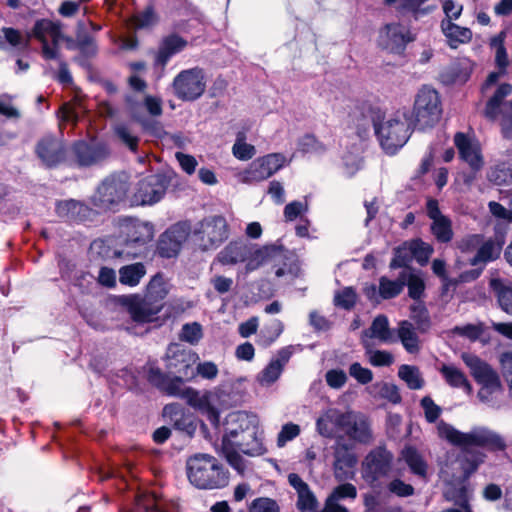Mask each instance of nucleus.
Masks as SVG:
<instances>
[{
	"label": "nucleus",
	"mask_w": 512,
	"mask_h": 512,
	"mask_svg": "<svg viewBox=\"0 0 512 512\" xmlns=\"http://www.w3.org/2000/svg\"><path fill=\"white\" fill-rule=\"evenodd\" d=\"M362 339H378L382 343H394L397 340L389 327L387 316L383 314L376 316L370 327L362 331Z\"/></svg>",
	"instance_id": "72a5a7b5"
},
{
	"label": "nucleus",
	"mask_w": 512,
	"mask_h": 512,
	"mask_svg": "<svg viewBox=\"0 0 512 512\" xmlns=\"http://www.w3.org/2000/svg\"><path fill=\"white\" fill-rule=\"evenodd\" d=\"M357 462V455L351 450L348 444L338 443L334 450V477L338 481L352 479Z\"/></svg>",
	"instance_id": "4be33fe9"
},
{
	"label": "nucleus",
	"mask_w": 512,
	"mask_h": 512,
	"mask_svg": "<svg viewBox=\"0 0 512 512\" xmlns=\"http://www.w3.org/2000/svg\"><path fill=\"white\" fill-rule=\"evenodd\" d=\"M409 251L412 257H414L416 261L423 266L427 264L429 258L431 257L433 253V247L421 239H417L410 243Z\"/></svg>",
	"instance_id": "3c124183"
},
{
	"label": "nucleus",
	"mask_w": 512,
	"mask_h": 512,
	"mask_svg": "<svg viewBox=\"0 0 512 512\" xmlns=\"http://www.w3.org/2000/svg\"><path fill=\"white\" fill-rule=\"evenodd\" d=\"M285 160L281 153L268 154L254 160L245 170L243 182L251 184L268 179L283 167Z\"/></svg>",
	"instance_id": "f3484780"
},
{
	"label": "nucleus",
	"mask_w": 512,
	"mask_h": 512,
	"mask_svg": "<svg viewBox=\"0 0 512 512\" xmlns=\"http://www.w3.org/2000/svg\"><path fill=\"white\" fill-rule=\"evenodd\" d=\"M335 426L350 439L360 444H370L373 432L369 419L361 414L348 411L340 413L334 420Z\"/></svg>",
	"instance_id": "4468645a"
},
{
	"label": "nucleus",
	"mask_w": 512,
	"mask_h": 512,
	"mask_svg": "<svg viewBox=\"0 0 512 512\" xmlns=\"http://www.w3.org/2000/svg\"><path fill=\"white\" fill-rule=\"evenodd\" d=\"M454 143L461 158L469 164L472 170L479 171L483 166V158L479 149L472 145L469 138L461 132L456 133Z\"/></svg>",
	"instance_id": "2f4dec72"
},
{
	"label": "nucleus",
	"mask_w": 512,
	"mask_h": 512,
	"mask_svg": "<svg viewBox=\"0 0 512 512\" xmlns=\"http://www.w3.org/2000/svg\"><path fill=\"white\" fill-rule=\"evenodd\" d=\"M125 228L126 246H144L154 237V226L149 222L130 220Z\"/></svg>",
	"instance_id": "cd10ccee"
},
{
	"label": "nucleus",
	"mask_w": 512,
	"mask_h": 512,
	"mask_svg": "<svg viewBox=\"0 0 512 512\" xmlns=\"http://www.w3.org/2000/svg\"><path fill=\"white\" fill-rule=\"evenodd\" d=\"M357 301V293L352 287H345L334 295V304L345 310H351Z\"/></svg>",
	"instance_id": "864d4df0"
},
{
	"label": "nucleus",
	"mask_w": 512,
	"mask_h": 512,
	"mask_svg": "<svg viewBox=\"0 0 512 512\" xmlns=\"http://www.w3.org/2000/svg\"><path fill=\"white\" fill-rule=\"evenodd\" d=\"M470 76V67L467 61H459L453 63L445 72L441 74L443 82L450 83H464Z\"/></svg>",
	"instance_id": "a18cd8bd"
},
{
	"label": "nucleus",
	"mask_w": 512,
	"mask_h": 512,
	"mask_svg": "<svg viewBox=\"0 0 512 512\" xmlns=\"http://www.w3.org/2000/svg\"><path fill=\"white\" fill-rule=\"evenodd\" d=\"M394 455L385 446L379 445L371 449L361 463L362 478L371 486L389 477L392 471Z\"/></svg>",
	"instance_id": "0eeeda50"
},
{
	"label": "nucleus",
	"mask_w": 512,
	"mask_h": 512,
	"mask_svg": "<svg viewBox=\"0 0 512 512\" xmlns=\"http://www.w3.org/2000/svg\"><path fill=\"white\" fill-rule=\"evenodd\" d=\"M410 310L411 319L415 321L417 328L422 332L429 329L431 323L429 313L425 305L420 301H416L411 305Z\"/></svg>",
	"instance_id": "603ef678"
},
{
	"label": "nucleus",
	"mask_w": 512,
	"mask_h": 512,
	"mask_svg": "<svg viewBox=\"0 0 512 512\" xmlns=\"http://www.w3.org/2000/svg\"><path fill=\"white\" fill-rule=\"evenodd\" d=\"M300 434V427L294 423H287L282 426L278 434L277 445L283 447L288 441L293 440Z\"/></svg>",
	"instance_id": "338daca9"
},
{
	"label": "nucleus",
	"mask_w": 512,
	"mask_h": 512,
	"mask_svg": "<svg viewBox=\"0 0 512 512\" xmlns=\"http://www.w3.org/2000/svg\"><path fill=\"white\" fill-rule=\"evenodd\" d=\"M461 359L469 368L475 382L480 385L478 397L482 402H489L492 394L503 391L498 371L488 362L471 353H462Z\"/></svg>",
	"instance_id": "423d86ee"
},
{
	"label": "nucleus",
	"mask_w": 512,
	"mask_h": 512,
	"mask_svg": "<svg viewBox=\"0 0 512 512\" xmlns=\"http://www.w3.org/2000/svg\"><path fill=\"white\" fill-rule=\"evenodd\" d=\"M259 418L252 413L236 411L228 414L224 422V435L222 445L229 444L231 439H236L246 432L252 437L258 432Z\"/></svg>",
	"instance_id": "dca6fc26"
},
{
	"label": "nucleus",
	"mask_w": 512,
	"mask_h": 512,
	"mask_svg": "<svg viewBox=\"0 0 512 512\" xmlns=\"http://www.w3.org/2000/svg\"><path fill=\"white\" fill-rule=\"evenodd\" d=\"M69 48L79 50L80 56L75 57L74 60L81 66H86L88 59L96 57L98 53L96 39L85 31L84 22L77 23L75 39L71 41Z\"/></svg>",
	"instance_id": "b1692460"
},
{
	"label": "nucleus",
	"mask_w": 512,
	"mask_h": 512,
	"mask_svg": "<svg viewBox=\"0 0 512 512\" xmlns=\"http://www.w3.org/2000/svg\"><path fill=\"white\" fill-rule=\"evenodd\" d=\"M489 286L497 298L499 306L507 314L512 315V283L499 278L490 280Z\"/></svg>",
	"instance_id": "e433bc0d"
},
{
	"label": "nucleus",
	"mask_w": 512,
	"mask_h": 512,
	"mask_svg": "<svg viewBox=\"0 0 512 512\" xmlns=\"http://www.w3.org/2000/svg\"><path fill=\"white\" fill-rule=\"evenodd\" d=\"M68 150V145L62 137L49 134L37 141L34 152L42 166L53 169L62 165L67 166Z\"/></svg>",
	"instance_id": "ddd939ff"
},
{
	"label": "nucleus",
	"mask_w": 512,
	"mask_h": 512,
	"mask_svg": "<svg viewBox=\"0 0 512 512\" xmlns=\"http://www.w3.org/2000/svg\"><path fill=\"white\" fill-rule=\"evenodd\" d=\"M498 360L502 376L508 387L509 396L512 398V350L502 352Z\"/></svg>",
	"instance_id": "6e6d98bb"
},
{
	"label": "nucleus",
	"mask_w": 512,
	"mask_h": 512,
	"mask_svg": "<svg viewBox=\"0 0 512 512\" xmlns=\"http://www.w3.org/2000/svg\"><path fill=\"white\" fill-rule=\"evenodd\" d=\"M439 371L447 384H449L451 387L462 388L467 393H471L472 386L467 376L459 368L453 365L444 364Z\"/></svg>",
	"instance_id": "ea45409f"
},
{
	"label": "nucleus",
	"mask_w": 512,
	"mask_h": 512,
	"mask_svg": "<svg viewBox=\"0 0 512 512\" xmlns=\"http://www.w3.org/2000/svg\"><path fill=\"white\" fill-rule=\"evenodd\" d=\"M198 360L196 353L183 348L180 344L172 343L166 352V368L175 374L174 380L180 381L182 387L184 380H191L196 376L194 365Z\"/></svg>",
	"instance_id": "9b49d317"
},
{
	"label": "nucleus",
	"mask_w": 512,
	"mask_h": 512,
	"mask_svg": "<svg viewBox=\"0 0 512 512\" xmlns=\"http://www.w3.org/2000/svg\"><path fill=\"white\" fill-rule=\"evenodd\" d=\"M32 32L33 36L41 43L48 42V38H50L52 44L58 45L62 38L61 23L49 19L37 20Z\"/></svg>",
	"instance_id": "c9c22d12"
},
{
	"label": "nucleus",
	"mask_w": 512,
	"mask_h": 512,
	"mask_svg": "<svg viewBox=\"0 0 512 512\" xmlns=\"http://www.w3.org/2000/svg\"><path fill=\"white\" fill-rule=\"evenodd\" d=\"M187 46V41L177 34H171L164 37L159 45L158 51L155 55L154 65L165 68L168 61L177 53L184 50Z\"/></svg>",
	"instance_id": "bb28decb"
},
{
	"label": "nucleus",
	"mask_w": 512,
	"mask_h": 512,
	"mask_svg": "<svg viewBox=\"0 0 512 512\" xmlns=\"http://www.w3.org/2000/svg\"><path fill=\"white\" fill-rule=\"evenodd\" d=\"M68 149L67 167H91L106 160L110 154L105 144L84 140L75 141Z\"/></svg>",
	"instance_id": "9d476101"
},
{
	"label": "nucleus",
	"mask_w": 512,
	"mask_h": 512,
	"mask_svg": "<svg viewBox=\"0 0 512 512\" xmlns=\"http://www.w3.org/2000/svg\"><path fill=\"white\" fill-rule=\"evenodd\" d=\"M56 213L60 218L68 221H85L91 217L93 211L85 204L70 199L58 202Z\"/></svg>",
	"instance_id": "473e14b6"
},
{
	"label": "nucleus",
	"mask_w": 512,
	"mask_h": 512,
	"mask_svg": "<svg viewBox=\"0 0 512 512\" xmlns=\"http://www.w3.org/2000/svg\"><path fill=\"white\" fill-rule=\"evenodd\" d=\"M136 512H160L155 495H143L138 498Z\"/></svg>",
	"instance_id": "774afa93"
},
{
	"label": "nucleus",
	"mask_w": 512,
	"mask_h": 512,
	"mask_svg": "<svg viewBox=\"0 0 512 512\" xmlns=\"http://www.w3.org/2000/svg\"><path fill=\"white\" fill-rule=\"evenodd\" d=\"M387 491L400 498L414 495L415 489L411 484L402 481L400 478H394L386 485Z\"/></svg>",
	"instance_id": "bf43d9fd"
},
{
	"label": "nucleus",
	"mask_w": 512,
	"mask_h": 512,
	"mask_svg": "<svg viewBox=\"0 0 512 512\" xmlns=\"http://www.w3.org/2000/svg\"><path fill=\"white\" fill-rule=\"evenodd\" d=\"M203 337L202 326L198 322L186 323L181 329L180 339L192 345Z\"/></svg>",
	"instance_id": "13d9d810"
},
{
	"label": "nucleus",
	"mask_w": 512,
	"mask_h": 512,
	"mask_svg": "<svg viewBox=\"0 0 512 512\" xmlns=\"http://www.w3.org/2000/svg\"><path fill=\"white\" fill-rule=\"evenodd\" d=\"M413 40L414 37L409 29L399 23L386 24L379 34L380 45L384 49L397 54L403 52L406 45Z\"/></svg>",
	"instance_id": "aec40b11"
},
{
	"label": "nucleus",
	"mask_w": 512,
	"mask_h": 512,
	"mask_svg": "<svg viewBox=\"0 0 512 512\" xmlns=\"http://www.w3.org/2000/svg\"><path fill=\"white\" fill-rule=\"evenodd\" d=\"M413 129L408 120V113L397 111L376 126L375 134L383 150L387 154H395L408 141Z\"/></svg>",
	"instance_id": "20e7f679"
},
{
	"label": "nucleus",
	"mask_w": 512,
	"mask_h": 512,
	"mask_svg": "<svg viewBox=\"0 0 512 512\" xmlns=\"http://www.w3.org/2000/svg\"><path fill=\"white\" fill-rule=\"evenodd\" d=\"M294 352L293 346L281 348L268 365L257 375V381L262 386H270L278 380L285 365Z\"/></svg>",
	"instance_id": "393cba45"
},
{
	"label": "nucleus",
	"mask_w": 512,
	"mask_h": 512,
	"mask_svg": "<svg viewBox=\"0 0 512 512\" xmlns=\"http://www.w3.org/2000/svg\"><path fill=\"white\" fill-rule=\"evenodd\" d=\"M349 374L360 384H368L373 379V373L370 369L362 367L360 363H352L349 367Z\"/></svg>",
	"instance_id": "69168bd1"
},
{
	"label": "nucleus",
	"mask_w": 512,
	"mask_h": 512,
	"mask_svg": "<svg viewBox=\"0 0 512 512\" xmlns=\"http://www.w3.org/2000/svg\"><path fill=\"white\" fill-rule=\"evenodd\" d=\"M361 343L372 366L385 367L394 363V356L389 351L373 349L371 342L367 339H362Z\"/></svg>",
	"instance_id": "c03bdc74"
},
{
	"label": "nucleus",
	"mask_w": 512,
	"mask_h": 512,
	"mask_svg": "<svg viewBox=\"0 0 512 512\" xmlns=\"http://www.w3.org/2000/svg\"><path fill=\"white\" fill-rule=\"evenodd\" d=\"M420 405L424 410L425 419L429 423H434L440 417L442 409L438 406L430 396L421 399Z\"/></svg>",
	"instance_id": "680f3d73"
},
{
	"label": "nucleus",
	"mask_w": 512,
	"mask_h": 512,
	"mask_svg": "<svg viewBox=\"0 0 512 512\" xmlns=\"http://www.w3.org/2000/svg\"><path fill=\"white\" fill-rule=\"evenodd\" d=\"M441 29L452 48H456L460 43L469 42L472 38V32L469 28L461 27L450 20H442Z\"/></svg>",
	"instance_id": "4c0bfd02"
},
{
	"label": "nucleus",
	"mask_w": 512,
	"mask_h": 512,
	"mask_svg": "<svg viewBox=\"0 0 512 512\" xmlns=\"http://www.w3.org/2000/svg\"><path fill=\"white\" fill-rule=\"evenodd\" d=\"M406 112L414 129L425 130L433 127L439 121L442 112L438 92L424 86L416 95L412 112Z\"/></svg>",
	"instance_id": "39448f33"
},
{
	"label": "nucleus",
	"mask_w": 512,
	"mask_h": 512,
	"mask_svg": "<svg viewBox=\"0 0 512 512\" xmlns=\"http://www.w3.org/2000/svg\"><path fill=\"white\" fill-rule=\"evenodd\" d=\"M398 376L412 390H419L425 384V381L420 373V370L416 366L406 364L401 365L398 370Z\"/></svg>",
	"instance_id": "49530a36"
},
{
	"label": "nucleus",
	"mask_w": 512,
	"mask_h": 512,
	"mask_svg": "<svg viewBox=\"0 0 512 512\" xmlns=\"http://www.w3.org/2000/svg\"><path fill=\"white\" fill-rule=\"evenodd\" d=\"M480 245L477 253L469 260L472 266L484 265L497 259L502 250V243L496 239H488L483 242V237L479 234L470 235L463 239L461 247L470 249Z\"/></svg>",
	"instance_id": "6ab92c4d"
},
{
	"label": "nucleus",
	"mask_w": 512,
	"mask_h": 512,
	"mask_svg": "<svg viewBox=\"0 0 512 512\" xmlns=\"http://www.w3.org/2000/svg\"><path fill=\"white\" fill-rule=\"evenodd\" d=\"M438 430L440 436L467 452L472 447H482L492 452L504 451L507 447L500 434L484 427H476L470 432L464 433L441 421L438 424Z\"/></svg>",
	"instance_id": "7ed1b4c3"
},
{
	"label": "nucleus",
	"mask_w": 512,
	"mask_h": 512,
	"mask_svg": "<svg viewBox=\"0 0 512 512\" xmlns=\"http://www.w3.org/2000/svg\"><path fill=\"white\" fill-rule=\"evenodd\" d=\"M228 445L251 457L260 456L266 452L262 439V431L259 425L258 432H256L254 436L249 437L245 432L244 434H240L236 439H231Z\"/></svg>",
	"instance_id": "c756f323"
},
{
	"label": "nucleus",
	"mask_w": 512,
	"mask_h": 512,
	"mask_svg": "<svg viewBox=\"0 0 512 512\" xmlns=\"http://www.w3.org/2000/svg\"><path fill=\"white\" fill-rule=\"evenodd\" d=\"M225 396L222 391L206 392L198 400V407L202 414L206 416L210 424L215 428H220V409L222 408L221 398Z\"/></svg>",
	"instance_id": "c85d7f7f"
},
{
	"label": "nucleus",
	"mask_w": 512,
	"mask_h": 512,
	"mask_svg": "<svg viewBox=\"0 0 512 512\" xmlns=\"http://www.w3.org/2000/svg\"><path fill=\"white\" fill-rule=\"evenodd\" d=\"M174 95L182 101H195L206 90V79L203 69L194 67L181 71L172 83Z\"/></svg>",
	"instance_id": "f8f14e48"
},
{
	"label": "nucleus",
	"mask_w": 512,
	"mask_h": 512,
	"mask_svg": "<svg viewBox=\"0 0 512 512\" xmlns=\"http://www.w3.org/2000/svg\"><path fill=\"white\" fill-rule=\"evenodd\" d=\"M249 512H280V507L274 499L259 497L251 502Z\"/></svg>",
	"instance_id": "052dcab7"
},
{
	"label": "nucleus",
	"mask_w": 512,
	"mask_h": 512,
	"mask_svg": "<svg viewBox=\"0 0 512 512\" xmlns=\"http://www.w3.org/2000/svg\"><path fill=\"white\" fill-rule=\"evenodd\" d=\"M187 477L198 489H220L228 485V471L209 454H195L186 462Z\"/></svg>",
	"instance_id": "f03ea898"
},
{
	"label": "nucleus",
	"mask_w": 512,
	"mask_h": 512,
	"mask_svg": "<svg viewBox=\"0 0 512 512\" xmlns=\"http://www.w3.org/2000/svg\"><path fill=\"white\" fill-rule=\"evenodd\" d=\"M166 293L160 282L154 278L149 283L145 295H121L114 301L116 305L127 311L134 322L149 323L157 319L158 313L163 308Z\"/></svg>",
	"instance_id": "f257e3e1"
},
{
	"label": "nucleus",
	"mask_w": 512,
	"mask_h": 512,
	"mask_svg": "<svg viewBox=\"0 0 512 512\" xmlns=\"http://www.w3.org/2000/svg\"><path fill=\"white\" fill-rule=\"evenodd\" d=\"M329 496L337 501L343 499L354 500L357 497V489L351 483H343L335 487Z\"/></svg>",
	"instance_id": "0e129e2a"
},
{
	"label": "nucleus",
	"mask_w": 512,
	"mask_h": 512,
	"mask_svg": "<svg viewBox=\"0 0 512 512\" xmlns=\"http://www.w3.org/2000/svg\"><path fill=\"white\" fill-rule=\"evenodd\" d=\"M163 416L169 418L176 430L192 437L196 431L193 416L186 413L184 408L177 403L167 404L163 408Z\"/></svg>",
	"instance_id": "a878e982"
},
{
	"label": "nucleus",
	"mask_w": 512,
	"mask_h": 512,
	"mask_svg": "<svg viewBox=\"0 0 512 512\" xmlns=\"http://www.w3.org/2000/svg\"><path fill=\"white\" fill-rule=\"evenodd\" d=\"M381 117L380 110L367 103H362L356 105L349 113V123L356 129L358 136L363 137L371 126L376 131V126H379Z\"/></svg>",
	"instance_id": "412c9836"
},
{
	"label": "nucleus",
	"mask_w": 512,
	"mask_h": 512,
	"mask_svg": "<svg viewBox=\"0 0 512 512\" xmlns=\"http://www.w3.org/2000/svg\"><path fill=\"white\" fill-rule=\"evenodd\" d=\"M402 455L412 473L420 477L426 476L427 464L415 448H405L402 452Z\"/></svg>",
	"instance_id": "09e8293b"
},
{
	"label": "nucleus",
	"mask_w": 512,
	"mask_h": 512,
	"mask_svg": "<svg viewBox=\"0 0 512 512\" xmlns=\"http://www.w3.org/2000/svg\"><path fill=\"white\" fill-rule=\"evenodd\" d=\"M402 282L408 287V295L411 299L419 301L425 292V282L420 273L412 268L402 270Z\"/></svg>",
	"instance_id": "58836bf2"
},
{
	"label": "nucleus",
	"mask_w": 512,
	"mask_h": 512,
	"mask_svg": "<svg viewBox=\"0 0 512 512\" xmlns=\"http://www.w3.org/2000/svg\"><path fill=\"white\" fill-rule=\"evenodd\" d=\"M223 453L227 462L233 467L239 474L243 475L247 469V461L239 454L240 451L225 444L222 445Z\"/></svg>",
	"instance_id": "5fc2aeb1"
},
{
	"label": "nucleus",
	"mask_w": 512,
	"mask_h": 512,
	"mask_svg": "<svg viewBox=\"0 0 512 512\" xmlns=\"http://www.w3.org/2000/svg\"><path fill=\"white\" fill-rule=\"evenodd\" d=\"M170 180L164 174H152L141 179L136 186L132 201L136 205H152L165 195Z\"/></svg>",
	"instance_id": "2eb2a0df"
},
{
	"label": "nucleus",
	"mask_w": 512,
	"mask_h": 512,
	"mask_svg": "<svg viewBox=\"0 0 512 512\" xmlns=\"http://www.w3.org/2000/svg\"><path fill=\"white\" fill-rule=\"evenodd\" d=\"M398 338L408 353L414 354L420 350L419 338L409 321L404 320L399 323Z\"/></svg>",
	"instance_id": "a19ab883"
},
{
	"label": "nucleus",
	"mask_w": 512,
	"mask_h": 512,
	"mask_svg": "<svg viewBox=\"0 0 512 512\" xmlns=\"http://www.w3.org/2000/svg\"><path fill=\"white\" fill-rule=\"evenodd\" d=\"M428 0H401L396 6L400 13H410L415 19L432 13L437 6L432 4L425 5Z\"/></svg>",
	"instance_id": "79ce46f5"
},
{
	"label": "nucleus",
	"mask_w": 512,
	"mask_h": 512,
	"mask_svg": "<svg viewBox=\"0 0 512 512\" xmlns=\"http://www.w3.org/2000/svg\"><path fill=\"white\" fill-rule=\"evenodd\" d=\"M250 254V245L244 241H232L217 255V260L222 265H235L247 260Z\"/></svg>",
	"instance_id": "f704fd0d"
},
{
	"label": "nucleus",
	"mask_w": 512,
	"mask_h": 512,
	"mask_svg": "<svg viewBox=\"0 0 512 512\" xmlns=\"http://www.w3.org/2000/svg\"><path fill=\"white\" fill-rule=\"evenodd\" d=\"M117 137L133 152L137 151L139 138L132 134L130 129L125 125H118L115 128Z\"/></svg>",
	"instance_id": "e2e57ef3"
},
{
	"label": "nucleus",
	"mask_w": 512,
	"mask_h": 512,
	"mask_svg": "<svg viewBox=\"0 0 512 512\" xmlns=\"http://www.w3.org/2000/svg\"><path fill=\"white\" fill-rule=\"evenodd\" d=\"M2 36H0V49L5 50L7 49V44L18 47L25 45L24 38L20 31L11 28V27H3L1 29Z\"/></svg>",
	"instance_id": "4d7b16f0"
},
{
	"label": "nucleus",
	"mask_w": 512,
	"mask_h": 512,
	"mask_svg": "<svg viewBox=\"0 0 512 512\" xmlns=\"http://www.w3.org/2000/svg\"><path fill=\"white\" fill-rule=\"evenodd\" d=\"M190 233V226L186 222H179L161 234L157 243V253L163 258L176 257L182 244Z\"/></svg>",
	"instance_id": "a211bd4d"
},
{
	"label": "nucleus",
	"mask_w": 512,
	"mask_h": 512,
	"mask_svg": "<svg viewBox=\"0 0 512 512\" xmlns=\"http://www.w3.org/2000/svg\"><path fill=\"white\" fill-rule=\"evenodd\" d=\"M287 250L279 244H270L257 248L252 251L250 246V254L247 257L246 270L254 271L260 266L267 263H280L286 259Z\"/></svg>",
	"instance_id": "5701e85b"
},
{
	"label": "nucleus",
	"mask_w": 512,
	"mask_h": 512,
	"mask_svg": "<svg viewBox=\"0 0 512 512\" xmlns=\"http://www.w3.org/2000/svg\"><path fill=\"white\" fill-rule=\"evenodd\" d=\"M128 191L126 175H110L98 186L91 197L92 204L99 211H107L125 199Z\"/></svg>",
	"instance_id": "6e6552de"
},
{
	"label": "nucleus",
	"mask_w": 512,
	"mask_h": 512,
	"mask_svg": "<svg viewBox=\"0 0 512 512\" xmlns=\"http://www.w3.org/2000/svg\"><path fill=\"white\" fill-rule=\"evenodd\" d=\"M431 232L441 243H448L453 238L452 223L446 216L432 220Z\"/></svg>",
	"instance_id": "8fccbe9b"
},
{
	"label": "nucleus",
	"mask_w": 512,
	"mask_h": 512,
	"mask_svg": "<svg viewBox=\"0 0 512 512\" xmlns=\"http://www.w3.org/2000/svg\"><path fill=\"white\" fill-rule=\"evenodd\" d=\"M145 273V266L142 263H134L123 266L119 270V280L122 284L135 286L140 282Z\"/></svg>",
	"instance_id": "de8ad7c7"
},
{
	"label": "nucleus",
	"mask_w": 512,
	"mask_h": 512,
	"mask_svg": "<svg viewBox=\"0 0 512 512\" xmlns=\"http://www.w3.org/2000/svg\"><path fill=\"white\" fill-rule=\"evenodd\" d=\"M203 251L217 248L229 236L228 224L221 215H211L201 220L194 230Z\"/></svg>",
	"instance_id": "1a4fd4ad"
},
{
	"label": "nucleus",
	"mask_w": 512,
	"mask_h": 512,
	"mask_svg": "<svg viewBox=\"0 0 512 512\" xmlns=\"http://www.w3.org/2000/svg\"><path fill=\"white\" fill-rule=\"evenodd\" d=\"M405 287L402 282V271L395 280H391L386 276L379 278V297L381 300H389L398 297Z\"/></svg>",
	"instance_id": "37998d69"
},
{
	"label": "nucleus",
	"mask_w": 512,
	"mask_h": 512,
	"mask_svg": "<svg viewBox=\"0 0 512 512\" xmlns=\"http://www.w3.org/2000/svg\"><path fill=\"white\" fill-rule=\"evenodd\" d=\"M147 380L151 385L168 395L183 396V387H180V381L169 378L158 367L150 366L148 368Z\"/></svg>",
	"instance_id": "7c9ffc66"
}]
</instances>
